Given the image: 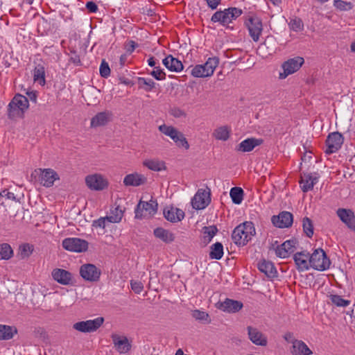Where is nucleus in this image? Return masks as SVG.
Instances as JSON below:
<instances>
[{
  "label": "nucleus",
  "instance_id": "obj_1",
  "mask_svg": "<svg viewBox=\"0 0 355 355\" xmlns=\"http://www.w3.org/2000/svg\"><path fill=\"white\" fill-rule=\"evenodd\" d=\"M255 228L251 221H245L234 228L232 234V239L237 245H245L252 236L255 234Z\"/></svg>",
  "mask_w": 355,
  "mask_h": 355
},
{
  "label": "nucleus",
  "instance_id": "obj_2",
  "mask_svg": "<svg viewBox=\"0 0 355 355\" xmlns=\"http://www.w3.org/2000/svg\"><path fill=\"white\" fill-rule=\"evenodd\" d=\"M219 64L218 57L209 58L203 64H197L191 70V75L196 78L211 76Z\"/></svg>",
  "mask_w": 355,
  "mask_h": 355
},
{
  "label": "nucleus",
  "instance_id": "obj_3",
  "mask_svg": "<svg viewBox=\"0 0 355 355\" xmlns=\"http://www.w3.org/2000/svg\"><path fill=\"white\" fill-rule=\"evenodd\" d=\"M242 10L237 8H229L224 10L216 12L211 17V21L219 22L223 26H226L236 19L242 14Z\"/></svg>",
  "mask_w": 355,
  "mask_h": 355
},
{
  "label": "nucleus",
  "instance_id": "obj_4",
  "mask_svg": "<svg viewBox=\"0 0 355 355\" xmlns=\"http://www.w3.org/2000/svg\"><path fill=\"white\" fill-rule=\"evenodd\" d=\"M309 264L310 267L313 269L323 271L329 268L331 261L327 257L325 252L322 249L318 248L310 254Z\"/></svg>",
  "mask_w": 355,
  "mask_h": 355
},
{
  "label": "nucleus",
  "instance_id": "obj_5",
  "mask_svg": "<svg viewBox=\"0 0 355 355\" xmlns=\"http://www.w3.org/2000/svg\"><path fill=\"white\" fill-rule=\"evenodd\" d=\"M158 204L155 200L149 202L140 200L135 208V218L141 219L145 217L154 216L157 211Z\"/></svg>",
  "mask_w": 355,
  "mask_h": 355
},
{
  "label": "nucleus",
  "instance_id": "obj_6",
  "mask_svg": "<svg viewBox=\"0 0 355 355\" xmlns=\"http://www.w3.org/2000/svg\"><path fill=\"white\" fill-rule=\"evenodd\" d=\"M8 119L12 121H17L22 116V95L17 94L7 107Z\"/></svg>",
  "mask_w": 355,
  "mask_h": 355
},
{
  "label": "nucleus",
  "instance_id": "obj_7",
  "mask_svg": "<svg viewBox=\"0 0 355 355\" xmlns=\"http://www.w3.org/2000/svg\"><path fill=\"white\" fill-rule=\"evenodd\" d=\"M211 202V190L200 189L191 199L192 207L196 210L204 209Z\"/></svg>",
  "mask_w": 355,
  "mask_h": 355
},
{
  "label": "nucleus",
  "instance_id": "obj_8",
  "mask_svg": "<svg viewBox=\"0 0 355 355\" xmlns=\"http://www.w3.org/2000/svg\"><path fill=\"white\" fill-rule=\"evenodd\" d=\"M104 318L98 317L94 320L80 321L73 324V328L80 332L90 333L96 331L103 323Z\"/></svg>",
  "mask_w": 355,
  "mask_h": 355
},
{
  "label": "nucleus",
  "instance_id": "obj_9",
  "mask_svg": "<svg viewBox=\"0 0 355 355\" xmlns=\"http://www.w3.org/2000/svg\"><path fill=\"white\" fill-rule=\"evenodd\" d=\"M304 62V58L300 56L290 58L285 61L282 65L284 71L279 73V78L284 79L288 75L294 73L300 69Z\"/></svg>",
  "mask_w": 355,
  "mask_h": 355
},
{
  "label": "nucleus",
  "instance_id": "obj_10",
  "mask_svg": "<svg viewBox=\"0 0 355 355\" xmlns=\"http://www.w3.org/2000/svg\"><path fill=\"white\" fill-rule=\"evenodd\" d=\"M344 138L338 132H334L329 134L326 139L327 148L324 153L327 155L337 152L342 146Z\"/></svg>",
  "mask_w": 355,
  "mask_h": 355
},
{
  "label": "nucleus",
  "instance_id": "obj_11",
  "mask_svg": "<svg viewBox=\"0 0 355 355\" xmlns=\"http://www.w3.org/2000/svg\"><path fill=\"white\" fill-rule=\"evenodd\" d=\"M62 247L67 250L76 252H85L88 248V243L79 238H67L62 241Z\"/></svg>",
  "mask_w": 355,
  "mask_h": 355
},
{
  "label": "nucleus",
  "instance_id": "obj_12",
  "mask_svg": "<svg viewBox=\"0 0 355 355\" xmlns=\"http://www.w3.org/2000/svg\"><path fill=\"white\" fill-rule=\"evenodd\" d=\"M249 34L254 42H258L263 31L262 21L257 17H250L245 21Z\"/></svg>",
  "mask_w": 355,
  "mask_h": 355
},
{
  "label": "nucleus",
  "instance_id": "obj_13",
  "mask_svg": "<svg viewBox=\"0 0 355 355\" xmlns=\"http://www.w3.org/2000/svg\"><path fill=\"white\" fill-rule=\"evenodd\" d=\"M101 272L95 265L92 263L83 264L80 268V276L88 282L98 281Z\"/></svg>",
  "mask_w": 355,
  "mask_h": 355
},
{
  "label": "nucleus",
  "instance_id": "obj_14",
  "mask_svg": "<svg viewBox=\"0 0 355 355\" xmlns=\"http://www.w3.org/2000/svg\"><path fill=\"white\" fill-rule=\"evenodd\" d=\"M85 182L89 189L95 191L103 190L108 185L107 181L100 174L87 175Z\"/></svg>",
  "mask_w": 355,
  "mask_h": 355
},
{
  "label": "nucleus",
  "instance_id": "obj_15",
  "mask_svg": "<svg viewBox=\"0 0 355 355\" xmlns=\"http://www.w3.org/2000/svg\"><path fill=\"white\" fill-rule=\"evenodd\" d=\"M337 216L351 230L355 232V214L352 209L339 208L336 211Z\"/></svg>",
  "mask_w": 355,
  "mask_h": 355
},
{
  "label": "nucleus",
  "instance_id": "obj_16",
  "mask_svg": "<svg viewBox=\"0 0 355 355\" xmlns=\"http://www.w3.org/2000/svg\"><path fill=\"white\" fill-rule=\"evenodd\" d=\"M295 239L287 240L275 249V254L279 258H286L293 253L295 250V245L297 244Z\"/></svg>",
  "mask_w": 355,
  "mask_h": 355
},
{
  "label": "nucleus",
  "instance_id": "obj_17",
  "mask_svg": "<svg viewBox=\"0 0 355 355\" xmlns=\"http://www.w3.org/2000/svg\"><path fill=\"white\" fill-rule=\"evenodd\" d=\"M216 307L225 312L236 313L243 308V303L238 300L226 298L223 302H218Z\"/></svg>",
  "mask_w": 355,
  "mask_h": 355
},
{
  "label": "nucleus",
  "instance_id": "obj_18",
  "mask_svg": "<svg viewBox=\"0 0 355 355\" xmlns=\"http://www.w3.org/2000/svg\"><path fill=\"white\" fill-rule=\"evenodd\" d=\"M272 224L279 228L291 227L293 224V214L288 211H282L278 216L272 217Z\"/></svg>",
  "mask_w": 355,
  "mask_h": 355
},
{
  "label": "nucleus",
  "instance_id": "obj_19",
  "mask_svg": "<svg viewBox=\"0 0 355 355\" xmlns=\"http://www.w3.org/2000/svg\"><path fill=\"white\" fill-rule=\"evenodd\" d=\"M249 339L256 345L265 347L268 344L267 337L258 329L248 326L247 327Z\"/></svg>",
  "mask_w": 355,
  "mask_h": 355
},
{
  "label": "nucleus",
  "instance_id": "obj_20",
  "mask_svg": "<svg viewBox=\"0 0 355 355\" xmlns=\"http://www.w3.org/2000/svg\"><path fill=\"white\" fill-rule=\"evenodd\" d=\"M163 214L168 221L173 223L181 221L185 216L182 209L173 206L165 207Z\"/></svg>",
  "mask_w": 355,
  "mask_h": 355
},
{
  "label": "nucleus",
  "instance_id": "obj_21",
  "mask_svg": "<svg viewBox=\"0 0 355 355\" xmlns=\"http://www.w3.org/2000/svg\"><path fill=\"white\" fill-rule=\"evenodd\" d=\"M310 254L306 251L298 252L294 254L293 260L298 271H305L309 269Z\"/></svg>",
  "mask_w": 355,
  "mask_h": 355
},
{
  "label": "nucleus",
  "instance_id": "obj_22",
  "mask_svg": "<svg viewBox=\"0 0 355 355\" xmlns=\"http://www.w3.org/2000/svg\"><path fill=\"white\" fill-rule=\"evenodd\" d=\"M40 183L46 187H51L55 180L59 179L58 173L51 168L40 169Z\"/></svg>",
  "mask_w": 355,
  "mask_h": 355
},
{
  "label": "nucleus",
  "instance_id": "obj_23",
  "mask_svg": "<svg viewBox=\"0 0 355 355\" xmlns=\"http://www.w3.org/2000/svg\"><path fill=\"white\" fill-rule=\"evenodd\" d=\"M112 339L114 347L119 353H127L131 348V345L125 336L112 334Z\"/></svg>",
  "mask_w": 355,
  "mask_h": 355
},
{
  "label": "nucleus",
  "instance_id": "obj_24",
  "mask_svg": "<svg viewBox=\"0 0 355 355\" xmlns=\"http://www.w3.org/2000/svg\"><path fill=\"white\" fill-rule=\"evenodd\" d=\"M52 277L53 279L62 285H69L71 284L72 275L69 271L55 268L52 271Z\"/></svg>",
  "mask_w": 355,
  "mask_h": 355
},
{
  "label": "nucleus",
  "instance_id": "obj_25",
  "mask_svg": "<svg viewBox=\"0 0 355 355\" xmlns=\"http://www.w3.org/2000/svg\"><path fill=\"white\" fill-rule=\"evenodd\" d=\"M263 142L262 139L256 138H248L241 141L236 147V150L239 152H250L256 146H259Z\"/></svg>",
  "mask_w": 355,
  "mask_h": 355
},
{
  "label": "nucleus",
  "instance_id": "obj_26",
  "mask_svg": "<svg viewBox=\"0 0 355 355\" xmlns=\"http://www.w3.org/2000/svg\"><path fill=\"white\" fill-rule=\"evenodd\" d=\"M147 181V178L137 173L128 174L123 179V184L125 186L139 187L144 184Z\"/></svg>",
  "mask_w": 355,
  "mask_h": 355
},
{
  "label": "nucleus",
  "instance_id": "obj_27",
  "mask_svg": "<svg viewBox=\"0 0 355 355\" xmlns=\"http://www.w3.org/2000/svg\"><path fill=\"white\" fill-rule=\"evenodd\" d=\"M293 355H311L313 352L302 340H293L291 349Z\"/></svg>",
  "mask_w": 355,
  "mask_h": 355
},
{
  "label": "nucleus",
  "instance_id": "obj_28",
  "mask_svg": "<svg viewBox=\"0 0 355 355\" xmlns=\"http://www.w3.org/2000/svg\"><path fill=\"white\" fill-rule=\"evenodd\" d=\"M163 64L171 71L180 72L183 69V64L180 60L168 55L162 60Z\"/></svg>",
  "mask_w": 355,
  "mask_h": 355
},
{
  "label": "nucleus",
  "instance_id": "obj_29",
  "mask_svg": "<svg viewBox=\"0 0 355 355\" xmlns=\"http://www.w3.org/2000/svg\"><path fill=\"white\" fill-rule=\"evenodd\" d=\"M259 270L264 273L268 278L277 277V272L272 262L263 260L258 263Z\"/></svg>",
  "mask_w": 355,
  "mask_h": 355
},
{
  "label": "nucleus",
  "instance_id": "obj_30",
  "mask_svg": "<svg viewBox=\"0 0 355 355\" xmlns=\"http://www.w3.org/2000/svg\"><path fill=\"white\" fill-rule=\"evenodd\" d=\"M112 114L109 112H101L96 114L91 120L92 127L105 125L110 120Z\"/></svg>",
  "mask_w": 355,
  "mask_h": 355
},
{
  "label": "nucleus",
  "instance_id": "obj_31",
  "mask_svg": "<svg viewBox=\"0 0 355 355\" xmlns=\"http://www.w3.org/2000/svg\"><path fill=\"white\" fill-rule=\"evenodd\" d=\"M143 165L153 171L166 170L165 162L158 159H147L143 162Z\"/></svg>",
  "mask_w": 355,
  "mask_h": 355
},
{
  "label": "nucleus",
  "instance_id": "obj_32",
  "mask_svg": "<svg viewBox=\"0 0 355 355\" xmlns=\"http://www.w3.org/2000/svg\"><path fill=\"white\" fill-rule=\"evenodd\" d=\"M317 181L318 178L316 177H313L311 174H304L300 180L301 188L303 192L312 190Z\"/></svg>",
  "mask_w": 355,
  "mask_h": 355
},
{
  "label": "nucleus",
  "instance_id": "obj_33",
  "mask_svg": "<svg viewBox=\"0 0 355 355\" xmlns=\"http://www.w3.org/2000/svg\"><path fill=\"white\" fill-rule=\"evenodd\" d=\"M154 235L165 243H171L174 241V234L170 231L162 227H157L154 230Z\"/></svg>",
  "mask_w": 355,
  "mask_h": 355
},
{
  "label": "nucleus",
  "instance_id": "obj_34",
  "mask_svg": "<svg viewBox=\"0 0 355 355\" xmlns=\"http://www.w3.org/2000/svg\"><path fill=\"white\" fill-rule=\"evenodd\" d=\"M17 333V329L15 327L0 324V340H10Z\"/></svg>",
  "mask_w": 355,
  "mask_h": 355
},
{
  "label": "nucleus",
  "instance_id": "obj_35",
  "mask_svg": "<svg viewBox=\"0 0 355 355\" xmlns=\"http://www.w3.org/2000/svg\"><path fill=\"white\" fill-rule=\"evenodd\" d=\"M33 80L41 86L46 84L45 69L42 65H37L33 70Z\"/></svg>",
  "mask_w": 355,
  "mask_h": 355
},
{
  "label": "nucleus",
  "instance_id": "obj_36",
  "mask_svg": "<svg viewBox=\"0 0 355 355\" xmlns=\"http://www.w3.org/2000/svg\"><path fill=\"white\" fill-rule=\"evenodd\" d=\"M174 135L171 139L178 147L184 148L186 150L189 148L188 141L182 132L178 130Z\"/></svg>",
  "mask_w": 355,
  "mask_h": 355
},
{
  "label": "nucleus",
  "instance_id": "obj_37",
  "mask_svg": "<svg viewBox=\"0 0 355 355\" xmlns=\"http://www.w3.org/2000/svg\"><path fill=\"white\" fill-rule=\"evenodd\" d=\"M209 257L212 259L219 260L223 256V246L221 243L216 242L211 246Z\"/></svg>",
  "mask_w": 355,
  "mask_h": 355
},
{
  "label": "nucleus",
  "instance_id": "obj_38",
  "mask_svg": "<svg viewBox=\"0 0 355 355\" xmlns=\"http://www.w3.org/2000/svg\"><path fill=\"white\" fill-rule=\"evenodd\" d=\"M230 130L227 126H220L213 132V136L218 140L227 141L230 137Z\"/></svg>",
  "mask_w": 355,
  "mask_h": 355
},
{
  "label": "nucleus",
  "instance_id": "obj_39",
  "mask_svg": "<svg viewBox=\"0 0 355 355\" xmlns=\"http://www.w3.org/2000/svg\"><path fill=\"white\" fill-rule=\"evenodd\" d=\"M230 197L234 204L239 205L243 199V190L241 187H233L230 190Z\"/></svg>",
  "mask_w": 355,
  "mask_h": 355
},
{
  "label": "nucleus",
  "instance_id": "obj_40",
  "mask_svg": "<svg viewBox=\"0 0 355 355\" xmlns=\"http://www.w3.org/2000/svg\"><path fill=\"white\" fill-rule=\"evenodd\" d=\"M218 229L216 226L204 227L202 229L204 242L207 243L211 241V239L217 233Z\"/></svg>",
  "mask_w": 355,
  "mask_h": 355
},
{
  "label": "nucleus",
  "instance_id": "obj_41",
  "mask_svg": "<svg viewBox=\"0 0 355 355\" xmlns=\"http://www.w3.org/2000/svg\"><path fill=\"white\" fill-rule=\"evenodd\" d=\"M138 84L140 87H143L145 91L150 92L155 87V83L150 78H145L139 77L138 78Z\"/></svg>",
  "mask_w": 355,
  "mask_h": 355
},
{
  "label": "nucleus",
  "instance_id": "obj_42",
  "mask_svg": "<svg viewBox=\"0 0 355 355\" xmlns=\"http://www.w3.org/2000/svg\"><path fill=\"white\" fill-rule=\"evenodd\" d=\"M13 251L10 245L8 243L0 245V259L8 260L12 257Z\"/></svg>",
  "mask_w": 355,
  "mask_h": 355
},
{
  "label": "nucleus",
  "instance_id": "obj_43",
  "mask_svg": "<svg viewBox=\"0 0 355 355\" xmlns=\"http://www.w3.org/2000/svg\"><path fill=\"white\" fill-rule=\"evenodd\" d=\"M303 230L306 236L311 238L313 234V225L311 220L308 217H304L302 220Z\"/></svg>",
  "mask_w": 355,
  "mask_h": 355
},
{
  "label": "nucleus",
  "instance_id": "obj_44",
  "mask_svg": "<svg viewBox=\"0 0 355 355\" xmlns=\"http://www.w3.org/2000/svg\"><path fill=\"white\" fill-rule=\"evenodd\" d=\"M123 217V211L119 207L112 210L110 216H107V221L110 223H119Z\"/></svg>",
  "mask_w": 355,
  "mask_h": 355
},
{
  "label": "nucleus",
  "instance_id": "obj_45",
  "mask_svg": "<svg viewBox=\"0 0 355 355\" xmlns=\"http://www.w3.org/2000/svg\"><path fill=\"white\" fill-rule=\"evenodd\" d=\"M191 315L193 318L200 322L205 323H210L211 322L209 314L205 311L194 310L192 311Z\"/></svg>",
  "mask_w": 355,
  "mask_h": 355
},
{
  "label": "nucleus",
  "instance_id": "obj_46",
  "mask_svg": "<svg viewBox=\"0 0 355 355\" xmlns=\"http://www.w3.org/2000/svg\"><path fill=\"white\" fill-rule=\"evenodd\" d=\"M334 6L340 11H348L353 8L354 5L351 2L343 0H334Z\"/></svg>",
  "mask_w": 355,
  "mask_h": 355
},
{
  "label": "nucleus",
  "instance_id": "obj_47",
  "mask_svg": "<svg viewBox=\"0 0 355 355\" xmlns=\"http://www.w3.org/2000/svg\"><path fill=\"white\" fill-rule=\"evenodd\" d=\"M158 130L162 134L165 135L166 136L169 137L171 139L173 136H175L174 135L178 130L176 128H175L172 125H167L166 124H162V125H159L158 127Z\"/></svg>",
  "mask_w": 355,
  "mask_h": 355
},
{
  "label": "nucleus",
  "instance_id": "obj_48",
  "mask_svg": "<svg viewBox=\"0 0 355 355\" xmlns=\"http://www.w3.org/2000/svg\"><path fill=\"white\" fill-rule=\"evenodd\" d=\"M329 298L332 304L336 305L337 306L345 307L350 304L349 300H345L342 298L341 296L338 295H331Z\"/></svg>",
  "mask_w": 355,
  "mask_h": 355
},
{
  "label": "nucleus",
  "instance_id": "obj_49",
  "mask_svg": "<svg viewBox=\"0 0 355 355\" xmlns=\"http://www.w3.org/2000/svg\"><path fill=\"white\" fill-rule=\"evenodd\" d=\"M150 75L157 80H162L166 78V73L160 67H155L154 69L150 72Z\"/></svg>",
  "mask_w": 355,
  "mask_h": 355
},
{
  "label": "nucleus",
  "instance_id": "obj_50",
  "mask_svg": "<svg viewBox=\"0 0 355 355\" xmlns=\"http://www.w3.org/2000/svg\"><path fill=\"white\" fill-rule=\"evenodd\" d=\"M100 75L103 78H107L110 74V69L108 64L103 60L100 66Z\"/></svg>",
  "mask_w": 355,
  "mask_h": 355
},
{
  "label": "nucleus",
  "instance_id": "obj_51",
  "mask_svg": "<svg viewBox=\"0 0 355 355\" xmlns=\"http://www.w3.org/2000/svg\"><path fill=\"white\" fill-rule=\"evenodd\" d=\"M169 113L175 118H180L186 116L185 112L182 110L176 107L171 108Z\"/></svg>",
  "mask_w": 355,
  "mask_h": 355
},
{
  "label": "nucleus",
  "instance_id": "obj_52",
  "mask_svg": "<svg viewBox=\"0 0 355 355\" xmlns=\"http://www.w3.org/2000/svg\"><path fill=\"white\" fill-rule=\"evenodd\" d=\"M130 285L135 293L139 294L143 291L144 286L141 282L131 281Z\"/></svg>",
  "mask_w": 355,
  "mask_h": 355
},
{
  "label": "nucleus",
  "instance_id": "obj_53",
  "mask_svg": "<svg viewBox=\"0 0 355 355\" xmlns=\"http://www.w3.org/2000/svg\"><path fill=\"white\" fill-rule=\"evenodd\" d=\"M34 251V245L30 243H24V259L29 257Z\"/></svg>",
  "mask_w": 355,
  "mask_h": 355
},
{
  "label": "nucleus",
  "instance_id": "obj_54",
  "mask_svg": "<svg viewBox=\"0 0 355 355\" xmlns=\"http://www.w3.org/2000/svg\"><path fill=\"white\" fill-rule=\"evenodd\" d=\"M291 26L293 31H297L302 29L303 24L302 20L300 19H294L291 22Z\"/></svg>",
  "mask_w": 355,
  "mask_h": 355
},
{
  "label": "nucleus",
  "instance_id": "obj_55",
  "mask_svg": "<svg viewBox=\"0 0 355 355\" xmlns=\"http://www.w3.org/2000/svg\"><path fill=\"white\" fill-rule=\"evenodd\" d=\"M106 221H107V216L104 218H100L98 220L93 221L92 226L94 227L105 228Z\"/></svg>",
  "mask_w": 355,
  "mask_h": 355
},
{
  "label": "nucleus",
  "instance_id": "obj_56",
  "mask_svg": "<svg viewBox=\"0 0 355 355\" xmlns=\"http://www.w3.org/2000/svg\"><path fill=\"white\" fill-rule=\"evenodd\" d=\"M86 8L89 12L95 13L98 10V6L94 1H88L86 3Z\"/></svg>",
  "mask_w": 355,
  "mask_h": 355
},
{
  "label": "nucleus",
  "instance_id": "obj_57",
  "mask_svg": "<svg viewBox=\"0 0 355 355\" xmlns=\"http://www.w3.org/2000/svg\"><path fill=\"white\" fill-rule=\"evenodd\" d=\"M26 95L28 96V100H30L34 103H37V92L36 91H27Z\"/></svg>",
  "mask_w": 355,
  "mask_h": 355
},
{
  "label": "nucleus",
  "instance_id": "obj_58",
  "mask_svg": "<svg viewBox=\"0 0 355 355\" xmlns=\"http://www.w3.org/2000/svg\"><path fill=\"white\" fill-rule=\"evenodd\" d=\"M70 60L76 65H80L81 61L78 55L76 52H71Z\"/></svg>",
  "mask_w": 355,
  "mask_h": 355
},
{
  "label": "nucleus",
  "instance_id": "obj_59",
  "mask_svg": "<svg viewBox=\"0 0 355 355\" xmlns=\"http://www.w3.org/2000/svg\"><path fill=\"white\" fill-rule=\"evenodd\" d=\"M1 197H6L8 199L15 200V197L13 193L10 192L8 190L5 189L1 193Z\"/></svg>",
  "mask_w": 355,
  "mask_h": 355
},
{
  "label": "nucleus",
  "instance_id": "obj_60",
  "mask_svg": "<svg viewBox=\"0 0 355 355\" xmlns=\"http://www.w3.org/2000/svg\"><path fill=\"white\" fill-rule=\"evenodd\" d=\"M137 46V44L135 42L130 40L127 44V51L131 53L134 51Z\"/></svg>",
  "mask_w": 355,
  "mask_h": 355
},
{
  "label": "nucleus",
  "instance_id": "obj_61",
  "mask_svg": "<svg viewBox=\"0 0 355 355\" xmlns=\"http://www.w3.org/2000/svg\"><path fill=\"white\" fill-rule=\"evenodd\" d=\"M205 1H207L208 6L211 9H216L220 1V0H205Z\"/></svg>",
  "mask_w": 355,
  "mask_h": 355
},
{
  "label": "nucleus",
  "instance_id": "obj_62",
  "mask_svg": "<svg viewBox=\"0 0 355 355\" xmlns=\"http://www.w3.org/2000/svg\"><path fill=\"white\" fill-rule=\"evenodd\" d=\"M284 338L286 341L291 343L292 344L293 340H297L294 338L293 333L291 332H287L285 334Z\"/></svg>",
  "mask_w": 355,
  "mask_h": 355
},
{
  "label": "nucleus",
  "instance_id": "obj_63",
  "mask_svg": "<svg viewBox=\"0 0 355 355\" xmlns=\"http://www.w3.org/2000/svg\"><path fill=\"white\" fill-rule=\"evenodd\" d=\"M157 278V272H150V279H149V283H148V287L150 288L152 282H154L155 281V279Z\"/></svg>",
  "mask_w": 355,
  "mask_h": 355
},
{
  "label": "nucleus",
  "instance_id": "obj_64",
  "mask_svg": "<svg viewBox=\"0 0 355 355\" xmlns=\"http://www.w3.org/2000/svg\"><path fill=\"white\" fill-rule=\"evenodd\" d=\"M148 64L149 66L150 67H155V58L154 57L151 56L148 60Z\"/></svg>",
  "mask_w": 355,
  "mask_h": 355
}]
</instances>
